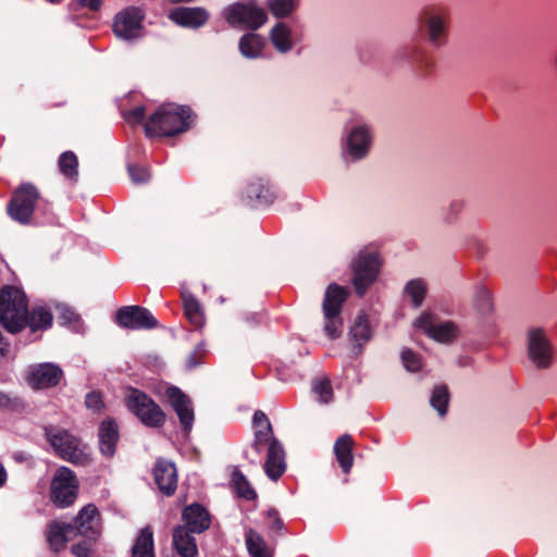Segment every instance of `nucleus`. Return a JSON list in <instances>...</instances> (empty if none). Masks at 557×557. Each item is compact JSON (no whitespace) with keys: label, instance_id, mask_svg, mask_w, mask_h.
Here are the masks:
<instances>
[{"label":"nucleus","instance_id":"obj_47","mask_svg":"<svg viewBox=\"0 0 557 557\" xmlns=\"http://www.w3.org/2000/svg\"><path fill=\"white\" fill-rule=\"evenodd\" d=\"M125 121L129 124L136 125L143 122L145 117V108L136 107L133 110H129L123 114Z\"/></svg>","mask_w":557,"mask_h":557},{"label":"nucleus","instance_id":"obj_5","mask_svg":"<svg viewBox=\"0 0 557 557\" xmlns=\"http://www.w3.org/2000/svg\"><path fill=\"white\" fill-rule=\"evenodd\" d=\"M46 436L55 453L64 460L83 465L88 460L87 446L62 429H47Z\"/></svg>","mask_w":557,"mask_h":557},{"label":"nucleus","instance_id":"obj_33","mask_svg":"<svg viewBox=\"0 0 557 557\" xmlns=\"http://www.w3.org/2000/svg\"><path fill=\"white\" fill-rule=\"evenodd\" d=\"M52 323V314L51 312L42 307L37 306L34 307L30 313L27 312V324L33 332L38 330H46Z\"/></svg>","mask_w":557,"mask_h":557},{"label":"nucleus","instance_id":"obj_30","mask_svg":"<svg viewBox=\"0 0 557 557\" xmlns=\"http://www.w3.org/2000/svg\"><path fill=\"white\" fill-rule=\"evenodd\" d=\"M246 545L251 557H273L264 539L253 530L246 532Z\"/></svg>","mask_w":557,"mask_h":557},{"label":"nucleus","instance_id":"obj_40","mask_svg":"<svg viewBox=\"0 0 557 557\" xmlns=\"http://www.w3.org/2000/svg\"><path fill=\"white\" fill-rule=\"evenodd\" d=\"M232 481L240 497L247 500H252L257 497V494L250 486L247 478L239 470H234Z\"/></svg>","mask_w":557,"mask_h":557},{"label":"nucleus","instance_id":"obj_9","mask_svg":"<svg viewBox=\"0 0 557 557\" xmlns=\"http://www.w3.org/2000/svg\"><path fill=\"white\" fill-rule=\"evenodd\" d=\"M38 198L39 193L34 185H21L8 206L9 215L21 224L29 223Z\"/></svg>","mask_w":557,"mask_h":557},{"label":"nucleus","instance_id":"obj_41","mask_svg":"<svg viewBox=\"0 0 557 557\" xmlns=\"http://www.w3.org/2000/svg\"><path fill=\"white\" fill-rule=\"evenodd\" d=\"M97 539L84 537L71 546V552L75 557H95L94 545Z\"/></svg>","mask_w":557,"mask_h":557},{"label":"nucleus","instance_id":"obj_11","mask_svg":"<svg viewBox=\"0 0 557 557\" xmlns=\"http://www.w3.org/2000/svg\"><path fill=\"white\" fill-rule=\"evenodd\" d=\"M528 358L537 369H547L553 363V346L545 331L532 327L527 333Z\"/></svg>","mask_w":557,"mask_h":557},{"label":"nucleus","instance_id":"obj_50","mask_svg":"<svg viewBox=\"0 0 557 557\" xmlns=\"http://www.w3.org/2000/svg\"><path fill=\"white\" fill-rule=\"evenodd\" d=\"M7 471L2 463H0V487H2L7 482Z\"/></svg>","mask_w":557,"mask_h":557},{"label":"nucleus","instance_id":"obj_17","mask_svg":"<svg viewBox=\"0 0 557 557\" xmlns=\"http://www.w3.org/2000/svg\"><path fill=\"white\" fill-rule=\"evenodd\" d=\"M423 23L429 42L434 47L442 46L445 41L448 13L444 10L431 9L424 13Z\"/></svg>","mask_w":557,"mask_h":557},{"label":"nucleus","instance_id":"obj_20","mask_svg":"<svg viewBox=\"0 0 557 557\" xmlns=\"http://www.w3.org/2000/svg\"><path fill=\"white\" fill-rule=\"evenodd\" d=\"M285 468L284 449L276 440H272L268 447L264 471L270 479L277 480L284 473Z\"/></svg>","mask_w":557,"mask_h":557},{"label":"nucleus","instance_id":"obj_49","mask_svg":"<svg viewBox=\"0 0 557 557\" xmlns=\"http://www.w3.org/2000/svg\"><path fill=\"white\" fill-rule=\"evenodd\" d=\"M82 7H86L92 11H97L100 9L102 0H78Z\"/></svg>","mask_w":557,"mask_h":557},{"label":"nucleus","instance_id":"obj_28","mask_svg":"<svg viewBox=\"0 0 557 557\" xmlns=\"http://www.w3.org/2000/svg\"><path fill=\"white\" fill-rule=\"evenodd\" d=\"M264 47V39L255 33L244 35L239 40V51L243 57L248 59L259 58Z\"/></svg>","mask_w":557,"mask_h":557},{"label":"nucleus","instance_id":"obj_45","mask_svg":"<svg viewBox=\"0 0 557 557\" xmlns=\"http://www.w3.org/2000/svg\"><path fill=\"white\" fill-rule=\"evenodd\" d=\"M85 405L89 410H92L94 412H99L104 407L101 394L96 391H92L86 395Z\"/></svg>","mask_w":557,"mask_h":557},{"label":"nucleus","instance_id":"obj_31","mask_svg":"<svg viewBox=\"0 0 557 557\" xmlns=\"http://www.w3.org/2000/svg\"><path fill=\"white\" fill-rule=\"evenodd\" d=\"M428 285L422 278H413L406 283L404 294L410 299L414 308L422 306L426 296Z\"/></svg>","mask_w":557,"mask_h":557},{"label":"nucleus","instance_id":"obj_4","mask_svg":"<svg viewBox=\"0 0 557 557\" xmlns=\"http://www.w3.org/2000/svg\"><path fill=\"white\" fill-rule=\"evenodd\" d=\"M126 408L146 426L160 428L165 423L166 416L160 406L146 393L128 387L124 397Z\"/></svg>","mask_w":557,"mask_h":557},{"label":"nucleus","instance_id":"obj_32","mask_svg":"<svg viewBox=\"0 0 557 557\" xmlns=\"http://www.w3.org/2000/svg\"><path fill=\"white\" fill-rule=\"evenodd\" d=\"M185 315L195 327H201L205 323V315L199 301L193 295H183Z\"/></svg>","mask_w":557,"mask_h":557},{"label":"nucleus","instance_id":"obj_48","mask_svg":"<svg viewBox=\"0 0 557 557\" xmlns=\"http://www.w3.org/2000/svg\"><path fill=\"white\" fill-rule=\"evenodd\" d=\"M253 424L256 425V428H262L271 423L264 412L256 411L253 414Z\"/></svg>","mask_w":557,"mask_h":557},{"label":"nucleus","instance_id":"obj_42","mask_svg":"<svg viewBox=\"0 0 557 557\" xmlns=\"http://www.w3.org/2000/svg\"><path fill=\"white\" fill-rule=\"evenodd\" d=\"M273 437L272 425L267 424V426L258 428L255 433L253 448L259 453L263 445L270 446V443Z\"/></svg>","mask_w":557,"mask_h":557},{"label":"nucleus","instance_id":"obj_43","mask_svg":"<svg viewBox=\"0 0 557 557\" xmlns=\"http://www.w3.org/2000/svg\"><path fill=\"white\" fill-rule=\"evenodd\" d=\"M401 362L407 371L417 372L422 368L420 357L411 349H404L400 355Z\"/></svg>","mask_w":557,"mask_h":557},{"label":"nucleus","instance_id":"obj_1","mask_svg":"<svg viewBox=\"0 0 557 557\" xmlns=\"http://www.w3.org/2000/svg\"><path fill=\"white\" fill-rule=\"evenodd\" d=\"M193 123L191 110L174 103L163 104L145 124L147 136L171 137L186 132Z\"/></svg>","mask_w":557,"mask_h":557},{"label":"nucleus","instance_id":"obj_12","mask_svg":"<svg viewBox=\"0 0 557 557\" xmlns=\"http://www.w3.org/2000/svg\"><path fill=\"white\" fill-rule=\"evenodd\" d=\"M63 379V370L57 363L44 362L33 364L27 370L26 381L34 389L57 386Z\"/></svg>","mask_w":557,"mask_h":557},{"label":"nucleus","instance_id":"obj_51","mask_svg":"<svg viewBox=\"0 0 557 557\" xmlns=\"http://www.w3.org/2000/svg\"><path fill=\"white\" fill-rule=\"evenodd\" d=\"M10 404V398L7 394L0 392V407H5Z\"/></svg>","mask_w":557,"mask_h":557},{"label":"nucleus","instance_id":"obj_15","mask_svg":"<svg viewBox=\"0 0 557 557\" xmlns=\"http://www.w3.org/2000/svg\"><path fill=\"white\" fill-rule=\"evenodd\" d=\"M166 397L178 417L182 429L186 434H189L195 420L194 407L190 398L175 386H171L166 389Z\"/></svg>","mask_w":557,"mask_h":557},{"label":"nucleus","instance_id":"obj_24","mask_svg":"<svg viewBox=\"0 0 557 557\" xmlns=\"http://www.w3.org/2000/svg\"><path fill=\"white\" fill-rule=\"evenodd\" d=\"M269 38L275 50L280 53H287L294 48L292 28L277 22L270 30Z\"/></svg>","mask_w":557,"mask_h":557},{"label":"nucleus","instance_id":"obj_34","mask_svg":"<svg viewBox=\"0 0 557 557\" xmlns=\"http://www.w3.org/2000/svg\"><path fill=\"white\" fill-rule=\"evenodd\" d=\"M459 335L458 327L453 322L437 323L432 330L430 337L443 344L454 342Z\"/></svg>","mask_w":557,"mask_h":557},{"label":"nucleus","instance_id":"obj_29","mask_svg":"<svg viewBox=\"0 0 557 557\" xmlns=\"http://www.w3.org/2000/svg\"><path fill=\"white\" fill-rule=\"evenodd\" d=\"M132 557H154L153 532L150 527H146L140 531L133 546Z\"/></svg>","mask_w":557,"mask_h":557},{"label":"nucleus","instance_id":"obj_26","mask_svg":"<svg viewBox=\"0 0 557 557\" xmlns=\"http://www.w3.org/2000/svg\"><path fill=\"white\" fill-rule=\"evenodd\" d=\"M173 544L181 557H196L198 549L195 537L186 527H177L173 533Z\"/></svg>","mask_w":557,"mask_h":557},{"label":"nucleus","instance_id":"obj_36","mask_svg":"<svg viewBox=\"0 0 557 557\" xmlns=\"http://www.w3.org/2000/svg\"><path fill=\"white\" fill-rule=\"evenodd\" d=\"M247 197L256 199L261 205H270L274 201L275 195L263 184L261 180L251 183L247 188Z\"/></svg>","mask_w":557,"mask_h":557},{"label":"nucleus","instance_id":"obj_10","mask_svg":"<svg viewBox=\"0 0 557 557\" xmlns=\"http://www.w3.org/2000/svg\"><path fill=\"white\" fill-rule=\"evenodd\" d=\"M78 482L74 472L61 467L51 482V500L60 508L71 506L77 497Z\"/></svg>","mask_w":557,"mask_h":557},{"label":"nucleus","instance_id":"obj_16","mask_svg":"<svg viewBox=\"0 0 557 557\" xmlns=\"http://www.w3.org/2000/svg\"><path fill=\"white\" fill-rule=\"evenodd\" d=\"M74 535L87 539H98L101 531L100 513L97 507L89 504L81 509L72 523Z\"/></svg>","mask_w":557,"mask_h":557},{"label":"nucleus","instance_id":"obj_44","mask_svg":"<svg viewBox=\"0 0 557 557\" xmlns=\"http://www.w3.org/2000/svg\"><path fill=\"white\" fill-rule=\"evenodd\" d=\"M127 170L132 182L135 184H144L150 178V173L144 166L128 165Z\"/></svg>","mask_w":557,"mask_h":557},{"label":"nucleus","instance_id":"obj_2","mask_svg":"<svg viewBox=\"0 0 557 557\" xmlns=\"http://www.w3.org/2000/svg\"><path fill=\"white\" fill-rule=\"evenodd\" d=\"M28 301L23 290L14 286L0 289V324L10 333L21 332L27 324Z\"/></svg>","mask_w":557,"mask_h":557},{"label":"nucleus","instance_id":"obj_21","mask_svg":"<svg viewBox=\"0 0 557 557\" xmlns=\"http://www.w3.org/2000/svg\"><path fill=\"white\" fill-rule=\"evenodd\" d=\"M46 536L49 547L53 552L58 553L64 549L67 541L75 537L74 527L72 525V523H62L54 521L49 525V530Z\"/></svg>","mask_w":557,"mask_h":557},{"label":"nucleus","instance_id":"obj_14","mask_svg":"<svg viewBox=\"0 0 557 557\" xmlns=\"http://www.w3.org/2000/svg\"><path fill=\"white\" fill-rule=\"evenodd\" d=\"M116 320L121 326L133 330L153 329L158 325L152 313L139 306L122 307L117 310Z\"/></svg>","mask_w":557,"mask_h":557},{"label":"nucleus","instance_id":"obj_8","mask_svg":"<svg viewBox=\"0 0 557 557\" xmlns=\"http://www.w3.org/2000/svg\"><path fill=\"white\" fill-rule=\"evenodd\" d=\"M380 259L374 252H360L352 262V284L356 293L363 296L376 280L380 270Z\"/></svg>","mask_w":557,"mask_h":557},{"label":"nucleus","instance_id":"obj_38","mask_svg":"<svg viewBox=\"0 0 557 557\" xmlns=\"http://www.w3.org/2000/svg\"><path fill=\"white\" fill-rule=\"evenodd\" d=\"M448 403L449 393L447 387L445 385H438L434 387L430 399V404L441 417H444L446 414Z\"/></svg>","mask_w":557,"mask_h":557},{"label":"nucleus","instance_id":"obj_22","mask_svg":"<svg viewBox=\"0 0 557 557\" xmlns=\"http://www.w3.org/2000/svg\"><path fill=\"white\" fill-rule=\"evenodd\" d=\"M119 440V428L113 419H106L99 426V446L101 453L107 457L115 454V446Z\"/></svg>","mask_w":557,"mask_h":557},{"label":"nucleus","instance_id":"obj_18","mask_svg":"<svg viewBox=\"0 0 557 557\" xmlns=\"http://www.w3.org/2000/svg\"><path fill=\"white\" fill-rule=\"evenodd\" d=\"M153 478L160 492L166 496L175 493L177 487V472L171 461L159 459L153 467Z\"/></svg>","mask_w":557,"mask_h":557},{"label":"nucleus","instance_id":"obj_3","mask_svg":"<svg viewBox=\"0 0 557 557\" xmlns=\"http://www.w3.org/2000/svg\"><path fill=\"white\" fill-rule=\"evenodd\" d=\"M373 128L366 122H354L347 126L342 137V156L346 162L364 160L373 145Z\"/></svg>","mask_w":557,"mask_h":557},{"label":"nucleus","instance_id":"obj_52","mask_svg":"<svg viewBox=\"0 0 557 557\" xmlns=\"http://www.w3.org/2000/svg\"><path fill=\"white\" fill-rule=\"evenodd\" d=\"M64 318L69 321V322H72L73 320H75V313L71 310H66V313L64 314Z\"/></svg>","mask_w":557,"mask_h":557},{"label":"nucleus","instance_id":"obj_27","mask_svg":"<svg viewBox=\"0 0 557 557\" xmlns=\"http://www.w3.org/2000/svg\"><path fill=\"white\" fill-rule=\"evenodd\" d=\"M336 459L345 473H348L352 467V438L350 435H342L334 445Z\"/></svg>","mask_w":557,"mask_h":557},{"label":"nucleus","instance_id":"obj_37","mask_svg":"<svg viewBox=\"0 0 557 557\" xmlns=\"http://www.w3.org/2000/svg\"><path fill=\"white\" fill-rule=\"evenodd\" d=\"M298 7L297 0H268L267 8L276 18L288 17Z\"/></svg>","mask_w":557,"mask_h":557},{"label":"nucleus","instance_id":"obj_46","mask_svg":"<svg viewBox=\"0 0 557 557\" xmlns=\"http://www.w3.org/2000/svg\"><path fill=\"white\" fill-rule=\"evenodd\" d=\"M413 325L420 330H422L425 334L430 336L432 333L435 323L433 322V317L429 312H423L413 323Z\"/></svg>","mask_w":557,"mask_h":557},{"label":"nucleus","instance_id":"obj_6","mask_svg":"<svg viewBox=\"0 0 557 557\" xmlns=\"http://www.w3.org/2000/svg\"><path fill=\"white\" fill-rule=\"evenodd\" d=\"M347 296V290L336 284H331L325 292L323 300L324 331L332 339L342 334L343 323L339 313Z\"/></svg>","mask_w":557,"mask_h":557},{"label":"nucleus","instance_id":"obj_13","mask_svg":"<svg viewBox=\"0 0 557 557\" xmlns=\"http://www.w3.org/2000/svg\"><path fill=\"white\" fill-rule=\"evenodd\" d=\"M144 13L140 9L131 7L116 14L113 30L122 39L131 40L140 36Z\"/></svg>","mask_w":557,"mask_h":557},{"label":"nucleus","instance_id":"obj_7","mask_svg":"<svg viewBox=\"0 0 557 557\" xmlns=\"http://www.w3.org/2000/svg\"><path fill=\"white\" fill-rule=\"evenodd\" d=\"M225 18L233 27L240 25L253 30L268 21L264 10L257 7L252 0L230 5L226 9Z\"/></svg>","mask_w":557,"mask_h":557},{"label":"nucleus","instance_id":"obj_35","mask_svg":"<svg viewBox=\"0 0 557 557\" xmlns=\"http://www.w3.org/2000/svg\"><path fill=\"white\" fill-rule=\"evenodd\" d=\"M78 160L74 152L65 151L59 158V169L67 180L76 182L78 176Z\"/></svg>","mask_w":557,"mask_h":557},{"label":"nucleus","instance_id":"obj_25","mask_svg":"<svg viewBox=\"0 0 557 557\" xmlns=\"http://www.w3.org/2000/svg\"><path fill=\"white\" fill-rule=\"evenodd\" d=\"M349 335L352 345V352L356 355L360 354L363 345H366L372 337L369 321L364 315L357 317L350 329Z\"/></svg>","mask_w":557,"mask_h":557},{"label":"nucleus","instance_id":"obj_39","mask_svg":"<svg viewBox=\"0 0 557 557\" xmlns=\"http://www.w3.org/2000/svg\"><path fill=\"white\" fill-rule=\"evenodd\" d=\"M312 392L318 395V401L329 404L333 400V388L327 377H319L312 381Z\"/></svg>","mask_w":557,"mask_h":557},{"label":"nucleus","instance_id":"obj_19","mask_svg":"<svg viewBox=\"0 0 557 557\" xmlns=\"http://www.w3.org/2000/svg\"><path fill=\"white\" fill-rule=\"evenodd\" d=\"M169 18L180 26L198 28L207 23L209 13L199 7L176 8L169 12Z\"/></svg>","mask_w":557,"mask_h":557},{"label":"nucleus","instance_id":"obj_23","mask_svg":"<svg viewBox=\"0 0 557 557\" xmlns=\"http://www.w3.org/2000/svg\"><path fill=\"white\" fill-rule=\"evenodd\" d=\"M183 518L190 532L201 533L210 527L208 511L198 504L186 507L183 511Z\"/></svg>","mask_w":557,"mask_h":557}]
</instances>
